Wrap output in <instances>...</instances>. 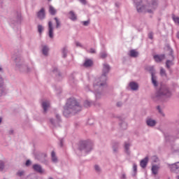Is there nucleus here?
<instances>
[{"label":"nucleus","instance_id":"obj_1","mask_svg":"<svg viewBox=\"0 0 179 179\" xmlns=\"http://www.w3.org/2000/svg\"><path fill=\"white\" fill-rule=\"evenodd\" d=\"M134 2L138 13H153L159 5L157 0H152L146 6L141 4L142 0H134Z\"/></svg>","mask_w":179,"mask_h":179},{"label":"nucleus","instance_id":"obj_2","mask_svg":"<svg viewBox=\"0 0 179 179\" xmlns=\"http://www.w3.org/2000/svg\"><path fill=\"white\" fill-rule=\"evenodd\" d=\"M80 110H82L80 104L74 98H71L64 107L63 114L65 117H68L69 114H76Z\"/></svg>","mask_w":179,"mask_h":179},{"label":"nucleus","instance_id":"obj_3","mask_svg":"<svg viewBox=\"0 0 179 179\" xmlns=\"http://www.w3.org/2000/svg\"><path fill=\"white\" fill-rule=\"evenodd\" d=\"M110 69H111V67H110V65L107 63H104L103 64V69H102V76L99 78L95 79L94 81L93 86L95 90L97 89H101V87H106V82H107V73L110 72Z\"/></svg>","mask_w":179,"mask_h":179},{"label":"nucleus","instance_id":"obj_4","mask_svg":"<svg viewBox=\"0 0 179 179\" xmlns=\"http://www.w3.org/2000/svg\"><path fill=\"white\" fill-rule=\"evenodd\" d=\"M163 96L165 97L171 96V92L166 87H162L159 90L155 93V95L152 96V99H153V100H159V99H160V97H163Z\"/></svg>","mask_w":179,"mask_h":179},{"label":"nucleus","instance_id":"obj_5","mask_svg":"<svg viewBox=\"0 0 179 179\" xmlns=\"http://www.w3.org/2000/svg\"><path fill=\"white\" fill-rule=\"evenodd\" d=\"M93 148L92 143L87 141H81L78 146V152H81L83 155H86V153H89L91 152L92 149Z\"/></svg>","mask_w":179,"mask_h":179},{"label":"nucleus","instance_id":"obj_6","mask_svg":"<svg viewBox=\"0 0 179 179\" xmlns=\"http://www.w3.org/2000/svg\"><path fill=\"white\" fill-rule=\"evenodd\" d=\"M147 69L151 73V80L153 86H155V87H157L159 85V82H157V76H156V71L155 70V67L153 66H149Z\"/></svg>","mask_w":179,"mask_h":179},{"label":"nucleus","instance_id":"obj_7","mask_svg":"<svg viewBox=\"0 0 179 179\" xmlns=\"http://www.w3.org/2000/svg\"><path fill=\"white\" fill-rule=\"evenodd\" d=\"M16 69L21 72H24V71L29 72V67L23 64V61L20 60V62H19V59H16Z\"/></svg>","mask_w":179,"mask_h":179},{"label":"nucleus","instance_id":"obj_8","mask_svg":"<svg viewBox=\"0 0 179 179\" xmlns=\"http://www.w3.org/2000/svg\"><path fill=\"white\" fill-rule=\"evenodd\" d=\"M167 48L169 52V58L171 60H166V66L168 69H170V67L173 64V61H174V55H173V49H171L170 46H168Z\"/></svg>","mask_w":179,"mask_h":179},{"label":"nucleus","instance_id":"obj_9","mask_svg":"<svg viewBox=\"0 0 179 179\" xmlns=\"http://www.w3.org/2000/svg\"><path fill=\"white\" fill-rule=\"evenodd\" d=\"M6 94V87L3 84V78L0 76V97Z\"/></svg>","mask_w":179,"mask_h":179},{"label":"nucleus","instance_id":"obj_10","mask_svg":"<svg viewBox=\"0 0 179 179\" xmlns=\"http://www.w3.org/2000/svg\"><path fill=\"white\" fill-rule=\"evenodd\" d=\"M139 89V85L134 81L130 82L128 85V90L132 92H136Z\"/></svg>","mask_w":179,"mask_h":179},{"label":"nucleus","instance_id":"obj_11","mask_svg":"<svg viewBox=\"0 0 179 179\" xmlns=\"http://www.w3.org/2000/svg\"><path fill=\"white\" fill-rule=\"evenodd\" d=\"M48 36L50 38H54V27L51 21L48 22Z\"/></svg>","mask_w":179,"mask_h":179},{"label":"nucleus","instance_id":"obj_12","mask_svg":"<svg viewBox=\"0 0 179 179\" xmlns=\"http://www.w3.org/2000/svg\"><path fill=\"white\" fill-rule=\"evenodd\" d=\"M159 170H160V166L153 164L151 168L152 176H157L159 174Z\"/></svg>","mask_w":179,"mask_h":179},{"label":"nucleus","instance_id":"obj_13","mask_svg":"<svg viewBox=\"0 0 179 179\" xmlns=\"http://www.w3.org/2000/svg\"><path fill=\"white\" fill-rule=\"evenodd\" d=\"M169 166L171 171L176 173V172H177V170H179V162L169 164Z\"/></svg>","mask_w":179,"mask_h":179},{"label":"nucleus","instance_id":"obj_14","mask_svg":"<svg viewBox=\"0 0 179 179\" xmlns=\"http://www.w3.org/2000/svg\"><path fill=\"white\" fill-rule=\"evenodd\" d=\"M166 59V55H154V59L155 62H162L164 59Z\"/></svg>","mask_w":179,"mask_h":179},{"label":"nucleus","instance_id":"obj_15","mask_svg":"<svg viewBox=\"0 0 179 179\" xmlns=\"http://www.w3.org/2000/svg\"><path fill=\"white\" fill-rule=\"evenodd\" d=\"M37 17L38 19H40L41 20H43L45 17V10L44 8H41L38 13H37Z\"/></svg>","mask_w":179,"mask_h":179},{"label":"nucleus","instance_id":"obj_16","mask_svg":"<svg viewBox=\"0 0 179 179\" xmlns=\"http://www.w3.org/2000/svg\"><path fill=\"white\" fill-rule=\"evenodd\" d=\"M146 124L148 127H155L157 122L152 118L148 117L146 120Z\"/></svg>","mask_w":179,"mask_h":179},{"label":"nucleus","instance_id":"obj_17","mask_svg":"<svg viewBox=\"0 0 179 179\" xmlns=\"http://www.w3.org/2000/svg\"><path fill=\"white\" fill-rule=\"evenodd\" d=\"M33 169L34 171L37 173H40V174H43L44 173V169L39 164H34Z\"/></svg>","mask_w":179,"mask_h":179},{"label":"nucleus","instance_id":"obj_18","mask_svg":"<svg viewBox=\"0 0 179 179\" xmlns=\"http://www.w3.org/2000/svg\"><path fill=\"white\" fill-rule=\"evenodd\" d=\"M148 162H149V157H145L140 162L141 167H142V169H145L146 167V166H148Z\"/></svg>","mask_w":179,"mask_h":179},{"label":"nucleus","instance_id":"obj_19","mask_svg":"<svg viewBox=\"0 0 179 179\" xmlns=\"http://www.w3.org/2000/svg\"><path fill=\"white\" fill-rule=\"evenodd\" d=\"M42 107L43 108L44 113H47V110L50 108V101H44L42 102Z\"/></svg>","mask_w":179,"mask_h":179},{"label":"nucleus","instance_id":"obj_20","mask_svg":"<svg viewBox=\"0 0 179 179\" xmlns=\"http://www.w3.org/2000/svg\"><path fill=\"white\" fill-rule=\"evenodd\" d=\"M69 18L73 22H76V20H78V16L75 14L73 11H70L69 13Z\"/></svg>","mask_w":179,"mask_h":179},{"label":"nucleus","instance_id":"obj_21","mask_svg":"<svg viewBox=\"0 0 179 179\" xmlns=\"http://www.w3.org/2000/svg\"><path fill=\"white\" fill-rule=\"evenodd\" d=\"M50 52V48H48L46 45H42V54L47 57L48 55V52Z\"/></svg>","mask_w":179,"mask_h":179},{"label":"nucleus","instance_id":"obj_22","mask_svg":"<svg viewBox=\"0 0 179 179\" xmlns=\"http://www.w3.org/2000/svg\"><path fill=\"white\" fill-rule=\"evenodd\" d=\"M129 55L132 58H136V57H138V55H139V53L138 52V51H136L135 50H130Z\"/></svg>","mask_w":179,"mask_h":179},{"label":"nucleus","instance_id":"obj_23","mask_svg":"<svg viewBox=\"0 0 179 179\" xmlns=\"http://www.w3.org/2000/svg\"><path fill=\"white\" fill-rule=\"evenodd\" d=\"M93 65V61L92 59H86L84 63V66L86 68H89V66H92Z\"/></svg>","mask_w":179,"mask_h":179},{"label":"nucleus","instance_id":"obj_24","mask_svg":"<svg viewBox=\"0 0 179 179\" xmlns=\"http://www.w3.org/2000/svg\"><path fill=\"white\" fill-rule=\"evenodd\" d=\"M129 146H131L129 143H126L124 144V151H125V153H127V155H130L131 153V151H129Z\"/></svg>","mask_w":179,"mask_h":179},{"label":"nucleus","instance_id":"obj_25","mask_svg":"<svg viewBox=\"0 0 179 179\" xmlns=\"http://www.w3.org/2000/svg\"><path fill=\"white\" fill-rule=\"evenodd\" d=\"M51 157H52V162H53V163H57V162H58V158L55 155V152L54 151H52L51 153Z\"/></svg>","mask_w":179,"mask_h":179},{"label":"nucleus","instance_id":"obj_26","mask_svg":"<svg viewBox=\"0 0 179 179\" xmlns=\"http://www.w3.org/2000/svg\"><path fill=\"white\" fill-rule=\"evenodd\" d=\"M118 148H119L118 143H114L113 145V150L114 153H117L118 152Z\"/></svg>","mask_w":179,"mask_h":179},{"label":"nucleus","instance_id":"obj_27","mask_svg":"<svg viewBox=\"0 0 179 179\" xmlns=\"http://www.w3.org/2000/svg\"><path fill=\"white\" fill-rule=\"evenodd\" d=\"M62 57H63V58H66V55H67V54H68V48H64L62 50Z\"/></svg>","mask_w":179,"mask_h":179},{"label":"nucleus","instance_id":"obj_28","mask_svg":"<svg viewBox=\"0 0 179 179\" xmlns=\"http://www.w3.org/2000/svg\"><path fill=\"white\" fill-rule=\"evenodd\" d=\"M49 12L52 15H55V13H57V10H55V8L54 7H52V6H49Z\"/></svg>","mask_w":179,"mask_h":179},{"label":"nucleus","instance_id":"obj_29","mask_svg":"<svg viewBox=\"0 0 179 179\" xmlns=\"http://www.w3.org/2000/svg\"><path fill=\"white\" fill-rule=\"evenodd\" d=\"M120 125L122 129H127V127H128V124L125 122V121H122L121 123H120Z\"/></svg>","mask_w":179,"mask_h":179},{"label":"nucleus","instance_id":"obj_30","mask_svg":"<svg viewBox=\"0 0 179 179\" xmlns=\"http://www.w3.org/2000/svg\"><path fill=\"white\" fill-rule=\"evenodd\" d=\"M133 171H134V177H135V176H136V171H138V165H136V164H133Z\"/></svg>","mask_w":179,"mask_h":179},{"label":"nucleus","instance_id":"obj_31","mask_svg":"<svg viewBox=\"0 0 179 179\" xmlns=\"http://www.w3.org/2000/svg\"><path fill=\"white\" fill-rule=\"evenodd\" d=\"M4 169H5V162H3V161H0V171H3Z\"/></svg>","mask_w":179,"mask_h":179},{"label":"nucleus","instance_id":"obj_32","mask_svg":"<svg viewBox=\"0 0 179 179\" xmlns=\"http://www.w3.org/2000/svg\"><path fill=\"white\" fill-rule=\"evenodd\" d=\"M17 176H18V177H23L24 176V171L23 170H20L17 172Z\"/></svg>","mask_w":179,"mask_h":179},{"label":"nucleus","instance_id":"obj_33","mask_svg":"<svg viewBox=\"0 0 179 179\" xmlns=\"http://www.w3.org/2000/svg\"><path fill=\"white\" fill-rule=\"evenodd\" d=\"M44 31V27H42V25H38V31L39 33V34H41V33H43V31Z\"/></svg>","mask_w":179,"mask_h":179},{"label":"nucleus","instance_id":"obj_34","mask_svg":"<svg viewBox=\"0 0 179 179\" xmlns=\"http://www.w3.org/2000/svg\"><path fill=\"white\" fill-rule=\"evenodd\" d=\"M151 160L152 163H157L159 162V158L157 156H152Z\"/></svg>","mask_w":179,"mask_h":179},{"label":"nucleus","instance_id":"obj_35","mask_svg":"<svg viewBox=\"0 0 179 179\" xmlns=\"http://www.w3.org/2000/svg\"><path fill=\"white\" fill-rule=\"evenodd\" d=\"M54 20L56 22V29H58L59 26H61V22H59V20H58L57 17H55Z\"/></svg>","mask_w":179,"mask_h":179},{"label":"nucleus","instance_id":"obj_36","mask_svg":"<svg viewBox=\"0 0 179 179\" xmlns=\"http://www.w3.org/2000/svg\"><path fill=\"white\" fill-rule=\"evenodd\" d=\"M173 20L176 24H179V17L177 16H173Z\"/></svg>","mask_w":179,"mask_h":179},{"label":"nucleus","instance_id":"obj_37","mask_svg":"<svg viewBox=\"0 0 179 179\" xmlns=\"http://www.w3.org/2000/svg\"><path fill=\"white\" fill-rule=\"evenodd\" d=\"M160 75H161L162 76H166V70H164V69L161 68V70H160Z\"/></svg>","mask_w":179,"mask_h":179},{"label":"nucleus","instance_id":"obj_38","mask_svg":"<svg viewBox=\"0 0 179 179\" xmlns=\"http://www.w3.org/2000/svg\"><path fill=\"white\" fill-rule=\"evenodd\" d=\"M100 55H101V58H103V59L106 58L107 52H102L100 53Z\"/></svg>","mask_w":179,"mask_h":179},{"label":"nucleus","instance_id":"obj_39","mask_svg":"<svg viewBox=\"0 0 179 179\" xmlns=\"http://www.w3.org/2000/svg\"><path fill=\"white\" fill-rule=\"evenodd\" d=\"M90 24V20L83 21L82 22V24H83V26H89Z\"/></svg>","mask_w":179,"mask_h":179},{"label":"nucleus","instance_id":"obj_40","mask_svg":"<svg viewBox=\"0 0 179 179\" xmlns=\"http://www.w3.org/2000/svg\"><path fill=\"white\" fill-rule=\"evenodd\" d=\"M90 104H91V103H90V101H85L84 102V106H85V107H90Z\"/></svg>","mask_w":179,"mask_h":179},{"label":"nucleus","instance_id":"obj_41","mask_svg":"<svg viewBox=\"0 0 179 179\" xmlns=\"http://www.w3.org/2000/svg\"><path fill=\"white\" fill-rule=\"evenodd\" d=\"M50 122L51 124V125H52L53 127H55V122H57V121L54 120V119L51 118L50 119Z\"/></svg>","mask_w":179,"mask_h":179},{"label":"nucleus","instance_id":"obj_42","mask_svg":"<svg viewBox=\"0 0 179 179\" xmlns=\"http://www.w3.org/2000/svg\"><path fill=\"white\" fill-rule=\"evenodd\" d=\"M88 52H90V54H96V50L94 48H91L88 50Z\"/></svg>","mask_w":179,"mask_h":179},{"label":"nucleus","instance_id":"obj_43","mask_svg":"<svg viewBox=\"0 0 179 179\" xmlns=\"http://www.w3.org/2000/svg\"><path fill=\"white\" fill-rule=\"evenodd\" d=\"M157 110H158L159 113L160 114H162V115L164 116V113H163V112L162 111V109L160 108V106H157Z\"/></svg>","mask_w":179,"mask_h":179},{"label":"nucleus","instance_id":"obj_44","mask_svg":"<svg viewBox=\"0 0 179 179\" xmlns=\"http://www.w3.org/2000/svg\"><path fill=\"white\" fill-rule=\"evenodd\" d=\"M94 93H95V97L96 99H99V97L100 96V92H97V91H95Z\"/></svg>","mask_w":179,"mask_h":179},{"label":"nucleus","instance_id":"obj_45","mask_svg":"<svg viewBox=\"0 0 179 179\" xmlns=\"http://www.w3.org/2000/svg\"><path fill=\"white\" fill-rule=\"evenodd\" d=\"M76 47H83L82 45V43H80V42H76Z\"/></svg>","mask_w":179,"mask_h":179},{"label":"nucleus","instance_id":"obj_46","mask_svg":"<svg viewBox=\"0 0 179 179\" xmlns=\"http://www.w3.org/2000/svg\"><path fill=\"white\" fill-rule=\"evenodd\" d=\"M94 169L96 171H100V166H99L98 165H95Z\"/></svg>","mask_w":179,"mask_h":179},{"label":"nucleus","instance_id":"obj_47","mask_svg":"<svg viewBox=\"0 0 179 179\" xmlns=\"http://www.w3.org/2000/svg\"><path fill=\"white\" fill-rule=\"evenodd\" d=\"M83 5H86V0H78Z\"/></svg>","mask_w":179,"mask_h":179},{"label":"nucleus","instance_id":"obj_48","mask_svg":"<svg viewBox=\"0 0 179 179\" xmlns=\"http://www.w3.org/2000/svg\"><path fill=\"white\" fill-rule=\"evenodd\" d=\"M17 20H20L21 17H22V15L20 13H17Z\"/></svg>","mask_w":179,"mask_h":179},{"label":"nucleus","instance_id":"obj_49","mask_svg":"<svg viewBox=\"0 0 179 179\" xmlns=\"http://www.w3.org/2000/svg\"><path fill=\"white\" fill-rule=\"evenodd\" d=\"M30 164H31V162L30 160H27L26 162V166H30Z\"/></svg>","mask_w":179,"mask_h":179},{"label":"nucleus","instance_id":"obj_50","mask_svg":"<svg viewBox=\"0 0 179 179\" xmlns=\"http://www.w3.org/2000/svg\"><path fill=\"white\" fill-rule=\"evenodd\" d=\"M149 38L152 40L153 38V36H152V34H149Z\"/></svg>","mask_w":179,"mask_h":179},{"label":"nucleus","instance_id":"obj_51","mask_svg":"<svg viewBox=\"0 0 179 179\" xmlns=\"http://www.w3.org/2000/svg\"><path fill=\"white\" fill-rule=\"evenodd\" d=\"M0 72H3V69L0 66Z\"/></svg>","mask_w":179,"mask_h":179},{"label":"nucleus","instance_id":"obj_52","mask_svg":"<svg viewBox=\"0 0 179 179\" xmlns=\"http://www.w3.org/2000/svg\"><path fill=\"white\" fill-rule=\"evenodd\" d=\"M56 117L57 118V121H59V115H57Z\"/></svg>","mask_w":179,"mask_h":179},{"label":"nucleus","instance_id":"obj_53","mask_svg":"<svg viewBox=\"0 0 179 179\" xmlns=\"http://www.w3.org/2000/svg\"><path fill=\"white\" fill-rule=\"evenodd\" d=\"M2 122V117H0V124Z\"/></svg>","mask_w":179,"mask_h":179},{"label":"nucleus","instance_id":"obj_54","mask_svg":"<svg viewBox=\"0 0 179 179\" xmlns=\"http://www.w3.org/2000/svg\"><path fill=\"white\" fill-rule=\"evenodd\" d=\"M173 138V136H169V139H171Z\"/></svg>","mask_w":179,"mask_h":179},{"label":"nucleus","instance_id":"obj_55","mask_svg":"<svg viewBox=\"0 0 179 179\" xmlns=\"http://www.w3.org/2000/svg\"><path fill=\"white\" fill-rule=\"evenodd\" d=\"M61 146H62V141H60Z\"/></svg>","mask_w":179,"mask_h":179},{"label":"nucleus","instance_id":"obj_56","mask_svg":"<svg viewBox=\"0 0 179 179\" xmlns=\"http://www.w3.org/2000/svg\"><path fill=\"white\" fill-rule=\"evenodd\" d=\"M10 132H11V134H13V130H11Z\"/></svg>","mask_w":179,"mask_h":179},{"label":"nucleus","instance_id":"obj_57","mask_svg":"<svg viewBox=\"0 0 179 179\" xmlns=\"http://www.w3.org/2000/svg\"><path fill=\"white\" fill-rule=\"evenodd\" d=\"M166 141H169V138L166 137Z\"/></svg>","mask_w":179,"mask_h":179},{"label":"nucleus","instance_id":"obj_58","mask_svg":"<svg viewBox=\"0 0 179 179\" xmlns=\"http://www.w3.org/2000/svg\"><path fill=\"white\" fill-rule=\"evenodd\" d=\"M176 178H177V179H179V176H178L176 177Z\"/></svg>","mask_w":179,"mask_h":179},{"label":"nucleus","instance_id":"obj_59","mask_svg":"<svg viewBox=\"0 0 179 179\" xmlns=\"http://www.w3.org/2000/svg\"><path fill=\"white\" fill-rule=\"evenodd\" d=\"M49 179H52V178H49Z\"/></svg>","mask_w":179,"mask_h":179},{"label":"nucleus","instance_id":"obj_60","mask_svg":"<svg viewBox=\"0 0 179 179\" xmlns=\"http://www.w3.org/2000/svg\"><path fill=\"white\" fill-rule=\"evenodd\" d=\"M48 1H51V0H48Z\"/></svg>","mask_w":179,"mask_h":179}]
</instances>
